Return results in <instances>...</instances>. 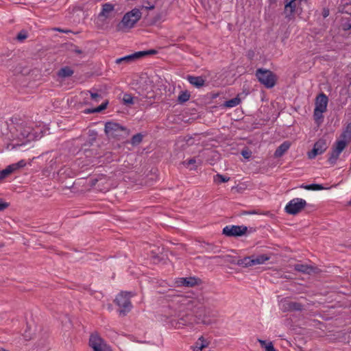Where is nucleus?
Here are the masks:
<instances>
[{
    "label": "nucleus",
    "mask_w": 351,
    "mask_h": 351,
    "mask_svg": "<svg viewBox=\"0 0 351 351\" xmlns=\"http://www.w3.org/2000/svg\"><path fill=\"white\" fill-rule=\"evenodd\" d=\"M198 305L199 301L196 298L177 294V324L186 325L191 321L193 315L202 318V322L205 324L211 323L208 318L217 317L210 308Z\"/></svg>",
    "instance_id": "nucleus-1"
},
{
    "label": "nucleus",
    "mask_w": 351,
    "mask_h": 351,
    "mask_svg": "<svg viewBox=\"0 0 351 351\" xmlns=\"http://www.w3.org/2000/svg\"><path fill=\"white\" fill-rule=\"evenodd\" d=\"M33 125V123L23 120L14 123V125L10 129L12 138L8 148L12 149L36 139L38 136L34 132Z\"/></svg>",
    "instance_id": "nucleus-2"
},
{
    "label": "nucleus",
    "mask_w": 351,
    "mask_h": 351,
    "mask_svg": "<svg viewBox=\"0 0 351 351\" xmlns=\"http://www.w3.org/2000/svg\"><path fill=\"white\" fill-rule=\"evenodd\" d=\"M105 132L109 138L120 139L128 136L129 130L120 124L109 121L105 124Z\"/></svg>",
    "instance_id": "nucleus-3"
},
{
    "label": "nucleus",
    "mask_w": 351,
    "mask_h": 351,
    "mask_svg": "<svg viewBox=\"0 0 351 351\" xmlns=\"http://www.w3.org/2000/svg\"><path fill=\"white\" fill-rule=\"evenodd\" d=\"M114 15V6L110 3H106L102 5L101 10L97 17V24L101 26L104 25Z\"/></svg>",
    "instance_id": "nucleus-4"
},
{
    "label": "nucleus",
    "mask_w": 351,
    "mask_h": 351,
    "mask_svg": "<svg viewBox=\"0 0 351 351\" xmlns=\"http://www.w3.org/2000/svg\"><path fill=\"white\" fill-rule=\"evenodd\" d=\"M134 294L132 292H121L120 293L115 299L116 304L120 307V313L123 315L125 313L129 312L132 307V305L130 301Z\"/></svg>",
    "instance_id": "nucleus-5"
},
{
    "label": "nucleus",
    "mask_w": 351,
    "mask_h": 351,
    "mask_svg": "<svg viewBox=\"0 0 351 351\" xmlns=\"http://www.w3.org/2000/svg\"><path fill=\"white\" fill-rule=\"evenodd\" d=\"M258 81L267 88H272L276 84V77L274 73L267 69H258L256 72Z\"/></svg>",
    "instance_id": "nucleus-6"
},
{
    "label": "nucleus",
    "mask_w": 351,
    "mask_h": 351,
    "mask_svg": "<svg viewBox=\"0 0 351 351\" xmlns=\"http://www.w3.org/2000/svg\"><path fill=\"white\" fill-rule=\"evenodd\" d=\"M141 17V11L137 8H134L123 16L120 25L125 29H130L139 21Z\"/></svg>",
    "instance_id": "nucleus-7"
},
{
    "label": "nucleus",
    "mask_w": 351,
    "mask_h": 351,
    "mask_svg": "<svg viewBox=\"0 0 351 351\" xmlns=\"http://www.w3.org/2000/svg\"><path fill=\"white\" fill-rule=\"evenodd\" d=\"M307 205L306 202L302 198H293L285 206V211L290 215H297Z\"/></svg>",
    "instance_id": "nucleus-8"
},
{
    "label": "nucleus",
    "mask_w": 351,
    "mask_h": 351,
    "mask_svg": "<svg viewBox=\"0 0 351 351\" xmlns=\"http://www.w3.org/2000/svg\"><path fill=\"white\" fill-rule=\"evenodd\" d=\"M156 53V51L154 49L137 51L132 54H130V55H128V56L120 58H117L115 60V62L117 64H121V63L128 64V63L134 62L136 60H138L145 56L154 55Z\"/></svg>",
    "instance_id": "nucleus-9"
},
{
    "label": "nucleus",
    "mask_w": 351,
    "mask_h": 351,
    "mask_svg": "<svg viewBox=\"0 0 351 351\" xmlns=\"http://www.w3.org/2000/svg\"><path fill=\"white\" fill-rule=\"evenodd\" d=\"M89 346L93 351H112L110 347L96 333L90 336Z\"/></svg>",
    "instance_id": "nucleus-10"
},
{
    "label": "nucleus",
    "mask_w": 351,
    "mask_h": 351,
    "mask_svg": "<svg viewBox=\"0 0 351 351\" xmlns=\"http://www.w3.org/2000/svg\"><path fill=\"white\" fill-rule=\"evenodd\" d=\"M328 147L327 140L321 138L314 144L313 149L308 152V157L310 159L315 158L317 155L322 154Z\"/></svg>",
    "instance_id": "nucleus-11"
},
{
    "label": "nucleus",
    "mask_w": 351,
    "mask_h": 351,
    "mask_svg": "<svg viewBox=\"0 0 351 351\" xmlns=\"http://www.w3.org/2000/svg\"><path fill=\"white\" fill-rule=\"evenodd\" d=\"M247 228L245 226H226L223 229V234L227 237H241L246 233Z\"/></svg>",
    "instance_id": "nucleus-12"
},
{
    "label": "nucleus",
    "mask_w": 351,
    "mask_h": 351,
    "mask_svg": "<svg viewBox=\"0 0 351 351\" xmlns=\"http://www.w3.org/2000/svg\"><path fill=\"white\" fill-rule=\"evenodd\" d=\"M202 284V280L195 276L177 278V287H194Z\"/></svg>",
    "instance_id": "nucleus-13"
},
{
    "label": "nucleus",
    "mask_w": 351,
    "mask_h": 351,
    "mask_svg": "<svg viewBox=\"0 0 351 351\" xmlns=\"http://www.w3.org/2000/svg\"><path fill=\"white\" fill-rule=\"evenodd\" d=\"M345 148L346 147L344 142L343 143V141H336L328 157V162L330 165H334L339 158L340 154Z\"/></svg>",
    "instance_id": "nucleus-14"
},
{
    "label": "nucleus",
    "mask_w": 351,
    "mask_h": 351,
    "mask_svg": "<svg viewBox=\"0 0 351 351\" xmlns=\"http://www.w3.org/2000/svg\"><path fill=\"white\" fill-rule=\"evenodd\" d=\"M26 165V162L24 160H21L16 163H14L8 165L5 169L0 171V180L8 177L12 173H14L17 170L24 167Z\"/></svg>",
    "instance_id": "nucleus-15"
},
{
    "label": "nucleus",
    "mask_w": 351,
    "mask_h": 351,
    "mask_svg": "<svg viewBox=\"0 0 351 351\" xmlns=\"http://www.w3.org/2000/svg\"><path fill=\"white\" fill-rule=\"evenodd\" d=\"M296 0H285L284 14L285 19L290 21L294 19V13L296 9Z\"/></svg>",
    "instance_id": "nucleus-16"
},
{
    "label": "nucleus",
    "mask_w": 351,
    "mask_h": 351,
    "mask_svg": "<svg viewBox=\"0 0 351 351\" xmlns=\"http://www.w3.org/2000/svg\"><path fill=\"white\" fill-rule=\"evenodd\" d=\"M304 309V306L297 302L289 300H285L282 302L283 311H302Z\"/></svg>",
    "instance_id": "nucleus-17"
},
{
    "label": "nucleus",
    "mask_w": 351,
    "mask_h": 351,
    "mask_svg": "<svg viewBox=\"0 0 351 351\" xmlns=\"http://www.w3.org/2000/svg\"><path fill=\"white\" fill-rule=\"evenodd\" d=\"M328 102V97L323 93L319 94L315 99V109L326 111Z\"/></svg>",
    "instance_id": "nucleus-18"
},
{
    "label": "nucleus",
    "mask_w": 351,
    "mask_h": 351,
    "mask_svg": "<svg viewBox=\"0 0 351 351\" xmlns=\"http://www.w3.org/2000/svg\"><path fill=\"white\" fill-rule=\"evenodd\" d=\"M193 144H195V140L192 136H180L177 139V145H179L182 149H185Z\"/></svg>",
    "instance_id": "nucleus-19"
},
{
    "label": "nucleus",
    "mask_w": 351,
    "mask_h": 351,
    "mask_svg": "<svg viewBox=\"0 0 351 351\" xmlns=\"http://www.w3.org/2000/svg\"><path fill=\"white\" fill-rule=\"evenodd\" d=\"M351 141V123H348L343 132L340 135V139L337 141H343L345 143V147Z\"/></svg>",
    "instance_id": "nucleus-20"
},
{
    "label": "nucleus",
    "mask_w": 351,
    "mask_h": 351,
    "mask_svg": "<svg viewBox=\"0 0 351 351\" xmlns=\"http://www.w3.org/2000/svg\"><path fill=\"white\" fill-rule=\"evenodd\" d=\"M186 78L191 84L197 88L202 87L205 84V80L202 76L188 75Z\"/></svg>",
    "instance_id": "nucleus-21"
},
{
    "label": "nucleus",
    "mask_w": 351,
    "mask_h": 351,
    "mask_svg": "<svg viewBox=\"0 0 351 351\" xmlns=\"http://www.w3.org/2000/svg\"><path fill=\"white\" fill-rule=\"evenodd\" d=\"M80 95L82 97H84V99H86L84 101V103L86 104H88V97H90V99L91 100H93L95 102H99L101 98L100 95H99L97 93H91L89 90L83 91L81 93Z\"/></svg>",
    "instance_id": "nucleus-22"
},
{
    "label": "nucleus",
    "mask_w": 351,
    "mask_h": 351,
    "mask_svg": "<svg viewBox=\"0 0 351 351\" xmlns=\"http://www.w3.org/2000/svg\"><path fill=\"white\" fill-rule=\"evenodd\" d=\"M291 143L289 141L283 142L278 148L276 149L274 152V157L280 158L281 157L290 147Z\"/></svg>",
    "instance_id": "nucleus-23"
},
{
    "label": "nucleus",
    "mask_w": 351,
    "mask_h": 351,
    "mask_svg": "<svg viewBox=\"0 0 351 351\" xmlns=\"http://www.w3.org/2000/svg\"><path fill=\"white\" fill-rule=\"evenodd\" d=\"M145 84L141 88H139V94L147 97L146 93H149L153 90V84L152 82L150 81L149 79L145 80Z\"/></svg>",
    "instance_id": "nucleus-24"
},
{
    "label": "nucleus",
    "mask_w": 351,
    "mask_h": 351,
    "mask_svg": "<svg viewBox=\"0 0 351 351\" xmlns=\"http://www.w3.org/2000/svg\"><path fill=\"white\" fill-rule=\"evenodd\" d=\"M208 346V342L203 337H200L193 346V351H202V350Z\"/></svg>",
    "instance_id": "nucleus-25"
},
{
    "label": "nucleus",
    "mask_w": 351,
    "mask_h": 351,
    "mask_svg": "<svg viewBox=\"0 0 351 351\" xmlns=\"http://www.w3.org/2000/svg\"><path fill=\"white\" fill-rule=\"evenodd\" d=\"M294 269L304 274H310L313 271V268L312 266L304 264H296L294 265Z\"/></svg>",
    "instance_id": "nucleus-26"
},
{
    "label": "nucleus",
    "mask_w": 351,
    "mask_h": 351,
    "mask_svg": "<svg viewBox=\"0 0 351 351\" xmlns=\"http://www.w3.org/2000/svg\"><path fill=\"white\" fill-rule=\"evenodd\" d=\"M253 263L254 265H261L265 263L267 261H268L270 257L266 254H261L257 256H252Z\"/></svg>",
    "instance_id": "nucleus-27"
},
{
    "label": "nucleus",
    "mask_w": 351,
    "mask_h": 351,
    "mask_svg": "<svg viewBox=\"0 0 351 351\" xmlns=\"http://www.w3.org/2000/svg\"><path fill=\"white\" fill-rule=\"evenodd\" d=\"M191 97V93L189 90H182L178 97H177V101L180 104H184L189 101Z\"/></svg>",
    "instance_id": "nucleus-28"
},
{
    "label": "nucleus",
    "mask_w": 351,
    "mask_h": 351,
    "mask_svg": "<svg viewBox=\"0 0 351 351\" xmlns=\"http://www.w3.org/2000/svg\"><path fill=\"white\" fill-rule=\"evenodd\" d=\"M252 256L245 257L241 260L238 261V264L240 265H243V267H250L254 265L253 263Z\"/></svg>",
    "instance_id": "nucleus-29"
},
{
    "label": "nucleus",
    "mask_w": 351,
    "mask_h": 351,
    "mask_svg": "<svg viewBox=\"0 0 351 351\" xmlns=\"http://www.w3.org/2000/svg\"><path fill=\"white\" fill-rule=\"evenodd\" d=\"M73 74V71L69 66L62 68L58 71V76L61 77H70Z\"/></svg>",
    "instance_id": "nucleus-30"
},
{
    "label": "nucleus",
    "mask_w": 351,
    "mask_h": 351,
    "mask_svg": "<svg viewBox=\"0 0 351 351\" xmlns=\"http://www.w3.org/2000/svg\"><path fill=\"white\" fill-rule=\"evenodd\" d=\"M241 102L240 98L237 96L233 99H229L224 103V106L227 108H233L239 105Z\"/></svg>",
    "instance_id": "nucleus-31"
},
{
    "label": "nucleus",
    "mask_w": 351,
    "mask_h": 351,
    "mask_svg": "<svg viewBox=\"0 0 351 351\" xmlns=\"http://www.w3.org/2000/svg\"><path fill=\"white\" fill-rule=\"evenodd\" d=\"M108 104V102L106 101L102 103L100 106H99L98 107H97L95 108L86 110V113L100 112L106 108Z\"/></svg>",
    "instance_id": "nucleus-32"
},
{
    "label": "nucleus",
    "mask_w": 351,
    "mask_h": 351,
    "mask_svg": "<svg viewBox=\"0 0 351 351\" xmlns=\"http://www.w3.org/2000/svg\"><path fill=\"white\" fill-rule=\"evenodd\" d=\"M302 188L307 189V190H313V191H319L324 189V186L321 184H312L309 185H304L301 186Z\"/></svg>",
    "instance_id": "nucleus-33"
},
{
    "label": "nucleus",
    "mask_w": 351,
    "mask_h": 351,
    "mask_svg": "<svg viewBox=\"0 0 351 351\" xmlns=\"http://www.w3.org/2000/svg\"><path fill=\"white\" fill-rule=\"evenodd\" d=\"M325 111H322L321 110L314 109L313 116H314V119L317 123H319V121H322L323 118H324L323 113Z\"/></svg>",
    "instance_id": "nucleus-34"
},
{
    "label": "nucleus",
    "mask_w": 351,
    "mask_h": 351,
    "mask_svg": "<svg viewBox=\"0 0 351 351\" xmlns=\"http://www.w3.org/2000/svg\"><path fill=\"white\" fill-rule=\"evenodd\" d=\"M229 180H230V178L226 177V176H224L223 175H221V174H217L214 177V182H216L217 184H221V183L226 182Z\"/></svg>",
    "instance_id": "nucleus-35"
},
{
    "label": "nucleus",
    "mask_w": 351,
    "mask_h": 351,
    "mask_svg": "<svg viewBox=\"0 0 351 351\" xmlns=\"http://www.w3.org/2000/svg\"><path fill=\"white\" fill-rule=\"evenodd\" d=\"M143 140V135L141 134H136L134 135L131 139V143L133 145H138Z\"/></svg>",
    "instance_id": "nucleus-36"
},
{
    "label": "nucleus",
    "mask_w": 351,
    "mask_h": 351,
    "mask_svg": "<svg viewBox=\"0 0 351 351\" xmlns=\"http://www.w3.org/2000/svg\"><path fill=\"white\" fill-rule=\"evenodd\" d=\"M123 100L125 104H133L135 103V98H134L129 94H125L123 95Z\"/></svg>",
    "instance_id": "nucleus-37"
},
{
    "label": "nucleus",
    "mask_w": 351,
    "mask_h": 351,
    "mask_svg": "<svg viewBox=\"0 0 351 351\" xmlns=\"http://www.w3.org/2000/svg\"><path fill=\"white\" fill-rule=\"evenodd\" d=\"M350 6L351 5L348 3L346 2L345 4L341 5V7L339 8V10L342 13H346V14H351Z\"/></svg>",
    "instance_id": "nucleus-38"
},
{
    "label": "nucleus",
    "mask_w": 351,
    "mask_h": 351,
    "mask_svg": "<svg viewBox=\"0 0 351 351\" xmlns=\"http://www.w3.org/2000/svg\"><path fill=\"white\" fill-rule=\"evenodd\" d=\"M27 32L25 30H22L17 34L16 39L20 42H23L27 38Z\"/></svg>",
    "instance_id": "nucleus-39"
},
{
    "label": "nucleus",
    "mask_w": 351,
    "mask_h": 351,
    "mask_svg": "<svg viewBox=\"0 0 351 351\" xmlns=\"http://www.w3.org/2000/svg\"><path fill=\"white\" fill-rule=\"evenodd\" d=\"M196 163L195 158H191L182 162L186 167H189L191 165H194Z\"/></svg>",
    "instance_id": "nucleus-40"
},
{
    "label": "nucleus",
    "mask_w": 351,
    "mask_h": 351,
    "mask_svg": "<svg viewBox=\"0 0 351 351\" xmlns=\"http://www.w3.org/2000/svg\"><path fill=\"white\" fill-rule=\"evenodd\" d=\"M241 155L246 159H249L252 156V152L248 149L241 151Z\"/></svg>",
    "instance_id": "nucleus-41"
},
{
    "label": "nucleus",
    "mask_w": 351,
    "mask_h": 351,
    "mask_svg": "<svg viewBox=\"0 0 351 351\" xmlns=\"http://www.w3.org/2000/svg\"><path fill=\"white\" fill-rule=\"evenodd\" d=\"M265 351H276L273 346V343L272 342H269L267 345V346H265Z\"/></svg>",
    "instance_id": "nucleus-42"
},
{
    "label": "nucleus",
    "mask_w": 351,
    "mask_h": 351,
    "mask_svg": "<svg viewBox=\"0 0 351 351\" xmlns=\"http://www.w3.org/2000/svg\"><path fill=\"white\" fill-rule=\"evenodd\" d=\"M8 204L5 202H3L0 201V210H3L6 208H8Z\"/></svg>",
    "instance_id": "nucleus-43"
},
{
    "label": "nucleus",
    "mask_w": 351,
    "mask_h": 351,
    "mask_svg": "<svg viewBox=\"0 0 351 351\" xmlns=\"http://www.w3.org/2000/svg\"><path fill=\"white\" fill-rule=\"evenodd\" d=\"M258 341L260 343L261 346L263 347V348H265V346H267V343L266 342V341L265 340H262L261 339H258Z\"/></svg>",
    "instance_id": "nucleus-44"
},
{
    "label": "nucleus",
    "mask_w": 351,
    "mask_h": 351,
    "mask_svg": "<svg viewBox=\"0 0 351 351\" xmlns=\"http://www.w3.org/2000/svg\"><path fill=\"white\" fill-rule=\"evenodd\" d=\"M55 30L60 32H63V33L70 32V30H68V29H61L60 28H56Z\"/></svg>",
    "instance_id": "nucleus-45"
},
{
    "label": "nucleus",
    "mask_w": 351,
    "mask_h": 351,
    "mask_svg": "<svg viewBox=\"0 0 351 351\" xmlns=\"http://www.w3.org/2000/svg\"><path fill=\"white\" fill-rule=\"evenodd\" d=\"M73 51L77 54H81L82 53V50L80 49L78 47H75Z\"/></svg>",
    "instance_id": "nucleus-46"
},
{
    "label": "nucleus",
    "mask_w": 351,
    "mask_h": 351,
    "mask_svg": "<svg viewBox=\"0 0 351 351\" xmlns=\"http://www.w3.org/2000/svg\"><path fill=\"white\" fill-rule=\"evenodd\" d=\"M245 213L252 215V214H256L257 212H256L255 210H252V211L246 212Z\"/></svg>",
    "instance_id": "nucleus-47"
},
{
    "label": "nucleus",
    "mask_w": 351,
    "mask_h": 351,
    "mask_svg": "<svg viewBox=\"0 0 351 351\" xmlns=\"http://www.w3.org/2000/svg\"><path fill=\"white\" fill-rule=\"evenodd\" d=\"M183 245L182 244H178L177 243V250L180 249V248H183Z\"/></svg>",
    "instance_id": "nucleus-48"
},
{
    "label": "nucleus",
    "mask_w": 351,
    "mask_h": 351,
    "mask_svg": "<svg viewBox=\"0 0 351 351\" xmlns=\"http://www.w3.org/2000/svg\"><path fill=\"white\" fill-rule=\"evenodd\" d=\"M277 0H269L270 3H275Z\"/></svg>",
    "instance_id": "nucleus-49"
},
{
    "label": "nucleus",
    "mask_w": 351,
    "mask_h": 351,
    "mask_svg": "<svg viewBox=\"0 0 351 351\" xmlns=\"http://www.w3.org/2000/svg\"><path fill=\"white\" fill-rule=\"evenodd\" d=\"M328 15V11L325 12L324 14V16L326 17Z\"/></svg>",
    "instance_id": "nucleus-50"
},
{
    "label": "nucleus",
    "mask_w": 351,
    "mask_h": 351,
    "mask_svg": "<svg viewBox=\"0 0 351 351\" xmlns=\"http://www.w3.org/2000/svg\"><path fill=\"white\" fill-rule=\"evenodd\" d=\"M154 5H151V6H149L147 8L152 10V9H154Z\"/></svg>",
    "instance_id": "nucleus-51"
},
{
    "label": "nucleus",
    "mask_w": 351,
    "mask_h": 351,
    "mask_svg": "<svg viewBox=\"0 0 351 351\" xmlns=\"http://www.w3.org/2000/svg\"><path fill=\"white\" fill-rule=\"evenodd\" d=\"M348 27L351 28V23L348 24Z\"/></svg>",
    "instance_id": "nucleus-52"
},
{
    "label": "nucleus",
    "mask_w": 351,
    "mask_h": 351,
    "mask_svg": "<svg viewBox=\"0 0 351 351\" xmlns=\"http://www.w3.org/2000/svg\"><path fill=\"white\" fill-rule=\"evenodd\" d=\"M348 3L351 5V0H350V1Z\"/></svg>",
    "instance_id": "nucleus-53"
},
{
    "label": "nucleus",
    "mask_w": 351,
    "mask_h": 351,
    "mask_svg": "<svg viewBox=\"0 0 351 351\" xmlns=\"http://www.w3.org/2000/svg\"><path fill=\"white\" fill-rule=\"evenodd\" d=\"M349 205L351 206V199H350V201L349 202Z\"/></svg>",
    "instance_id": "nucleus-54"
}]
</instances>
